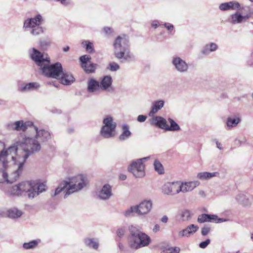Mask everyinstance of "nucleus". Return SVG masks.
Returning a JSON list of instances; mask_svg holds the SVG:
<instances>
[{
	"mask_svg": "<svg viewBox=\"0 0 253 253\" xmlns=\"http://www.w3.org/2000/svg\"><path fill=\"white\" fill-rule=\"evenodd\" d=\"M16 145L9 147L6 150L1 151L2 155L10 153L11 155V162L13 165H20L23 168L28 158L32 154L40 151L41 146L40 142L35 139L25 136L17 141Z\"/></svg>",
	"mask_w": 253,
	"mask_h": 253,
	"instance_id": "obj_1",
	"label": "nucleus"
},
{
	"mask_svg": "<svg viewBox=\"0 0 253 253\" xmlns=\"http://www.w3.org/2000/svg\"><path fill=\"white\" fill-rule=\"evenodd\" d=\"M115 56L122 62H130L135 59L134 56L129 50V41L124 35L119 36L114 43Z\"/></svg>",
	"mask_w": 253,
	"mask_h": 253,
	"instance_id": "obj_2",
	"label": "nucleus"
},
{
	"mask_svg": "<svg viewBox=\"0 0 253 253\" xmlns=\"http://www.w3.org/2000/svg\"><path fill=\"white\" fill-rule=\"evenodd\" d=\"M89 180L84 174L69 176L62 180L55 190H82L89 186Z\"/></svg>",
	"mask_w": 253,
	"mask_h": 253,
	"instance_id": "obj_3",
	"label": "nucleus"
},
{
	"mask_svg": "<svg viewBox=\"0 0 253 253\" xmlns=\"http://www.w3.org/2000/svg\"><path fill=\"white\" fill-rule=\"evenodd\" d=\"M140 230V227L137 225H131L129 227L130 235L128 245L132 249L137 250L147 247L151 242L150 237Z\"/></svg>",
	"mask_w": 253,
	"mask_h": 253,
	"instance_id": "obj_4",
	"label": "nucleus"
},
{
	"mask_svg": "<svg viewBox=\"0 0 253 253\" xmlns=\"http://www.w3.org/2000/svg\"><path fill=\"white\" fill-rule=\"evenodd\" d=\"M42 21V17L41 14L28 18L24 21L23 29L25 32L29 31L33 36H39L43 32V28L41 26Z\"/></svg>",
	"mask_w": 253,
	"mask_h": 253,
	"instance_id": "obj_5",
	"label": "nucleus"
},
{
	"mask_svg": "<svg viewBox=\"0 0 253 253\" xmlns=\"http://www.w3.org/2000/svg\"><path fill=\"white\" fill-rule=\"evenodd\" d=\"M240 10L229 16L228 21L230 23L233 25L240 24L247 21L251 17V9L249 6H242Z\"/></svg>",
	"mask_w": 253,
	"mask_h": 253,
	"instance_id": "obj_6",
	"label": "nucleus"
},
{
	"mask_svg": "<svg viewBox=\"0 0 253 253\" xmlns=\"http://www.w3.org/2000/svg\"><path fill=\"white\" fill-rule=\"evenodd\" d=\"M28 54L30 58L35 62L40 70L44 66L50 64L49 57L35 47L29 49Z\"/></svg>",
	"mask_w": 253,
	"mask_h": 253,
	"instance_id": "obj_7",
	"label": "nucleus"
},
{
	"mask_svg": "<svg viewBox=\"0 0 253 253\" xmlns=\"http://www.w3.org/2000/svg\"><path fill=\"white\" fill-rule=\"evenodd\" d=\"M16 190H46V180L40 179L22 181L16 185Z\"/></svg>",
	"mask_w": 253,
	"mask_h": 253,
	"instance_id": "obj_8",
	"label": "nucleus"
},
{
	"mask_svg": "<svg viewBox=\"0 0 253 253\" xmlns=\"http://www.w3.org/2000/svg\"><path fill=\"white\" fill-rule=\"evenodd\" d=\"M117 123L110 116L105 117L100 130L101 135L105 138H110L114 136Z\"/></svg>",
	"mask_w": 253,
	"mask_h": 253,
	"instance_id": "obj_9",
	"label": "nucleus"
},
{
	"mask_svg": "<svg viewBox=\"0 0 253 253\" xmlns=\"http://www.w3.org/2000/svg\"><path fill=\"white\" fill-rule=\"evenodd\" d=\"M47 64L41 70L42 74L45 76L54 79H59L63 73L62 64L59 62L49 65Z\"/></svg>",
	"mask_w": 253,
	"mask_h": 253,
	"instance_id": "obj_10",
	"label": "nucleus"
},
{
	"mask_svg": "<svg viewBox=\"0 0 253 253\" xmlns=\"http://www.w3.org/2000/svg\"><path fill=\"white\" fill-rule=\"evenodd\" d=\"M14 166L16 167V169L9 176L5 171V169L0 170V183L6 182L7 183H12L18 179L23 172V168L20 165Z\"/></svg>",
	"mask_w": 253,
	"mask_h": 253,
	"instance_id": "obj_11",
	"label": "nucleus"
},
{
	"mask_svg": "<svg viewBox=\"0 0 253 253\" xmlns=\"http://www.w3.org/2000/svg\"><path fill=\"white\" fill-rule=\"evenodd\" d=\"M145 166L141 160L134 161L128 166V170L131 172L136 177H142L145 176Z\"/></svg>",
	"mask_w": 253,
	"mask_h": 253,
	"instance_id": "obj_12",
	"label": "nucleus"
},
{
	"mask_svg": "<svg viewBox=\"0 0 253 253\" xmlns=\"http://www.w3.org/2000/svg\"><path fill=\"white\" fill-rule=\"evenodd\" d=\"M30 132H32L33 134H36L35 138L39 142H46L51 138V135L48 131L44 129H39L38 127L35 126L34 124Z\"/></svg>",
	"mask_w": 253,
	"mask_h": 253,
	"instance_id": "obj_13",
	"label": "nucleus"
},
{
	"mask_svg": "<svg viewBox=\"0 0 253 253\" xmlns=\"http://www.w3.org/2000/svg\"><path fill=\"white\" fill-rule=\"evenodd\" d=\"M33 123L31 121L24 122L23 121H18L14 123H10L7 124V127L9 129L16 130L17 131H25L28 130L29 132L33 126Z\"/></svg>",
	"mask_w": 253,
	"mask_h": 253,
	"instance_id": "obj_14",
	"label": "nucleus"
},
{
	"mask_svg": "<svg viewBox=\"0 0 253 253\" xmlns=\"http://www.w3.org/2000/svg\"><path fill=\"white\" fill-rule=\"evenodd\" d=\"M171 63L176 71L180 73H186L188 71L189 66L185 60L179 56H173Z\"/></svg>",
	"mask_w": 253,
	"mask_h": 253,
	"instance_id": "obj_15",
	"label": "nucleus"
},
{
	"mask_svg": "<svg viewBox=\"0 0 253 253\" xmlns=\"http://www.w3.org/2000/svg\"><path fill=\"white\" fill-rule=\"evenodd\" d=\"M43 191H7V194L12 196H27L29 199L37 197Z\"/></svg>",
	"mask_w": 253,
	"mask_h": 253,
	"instance_id": "obj_16",
	"label": "nucleus"
},
{
	"mask_svg": "<svg viewBox=\"0 0 253 253\" xmlns=\"http://www.w3.org/2000/svg\"><path fill=\"white\" fill-rule=\"evenodd\" d=\"M40 87L38 82H31L24 84L19 82L17 85L18 90L22 92H27L37 90Z\"/></svg>",
	"mask_w": 253,
	"mask_h": 253,
	"instance_id": "obj_17",
	"label": "nucleus"
},
{
	"mask_svg": "<svg viewBox=\"0 0 253 253\" xmlns=\"http://www.w3.org/2000/svg\"><path fill=\"white\" fill-rule=\"evenodd\" d=\"M137 210V215L142 216L150 212L152 208V202L151 200H144L139 205H136Z\"/></svg>",
	"mask_w": 253,
	"mask_h": 253,
	"instance_id": "obj_18",
	"label": "nucleus"
},
{
	"mask_svg": "<svg viewBox=\"0 0 253 253\" xmlns=\"http://www.w3.org/2000/svg\"><path fill=\"white\" fill-rule=\"evenodd\" d=\"M241 7V4L238 1H230L221 3L219 6V8L222 11L238 10H240Z\"/></svg>",
	"mask_w": 253,
	"mask_h": 253,
	"instance_id": "obj_19",
	"label": "nucleus"
},
{
	"mask_svg": "<svg viewBox=\"0 0 253 253\" xmlns=\"http://www.w3.org/2000/svg\"><path fill=\"white\" fill-rule=\"evenodd\" d=\"M183 181L167 182L162 187L163 190H183Z\"/></svg>",
	"mask_w": 253,
	"mask_h": 253,
	"instance_id": "obj_20",
	"label": "nucleus"
},
{
	"mask_svg": "<svg viewBox=\"0 0 253 253\" xmlns=\"http://www.w3.org/2000/svg\"><path fill=\"white\" fill-rule=\"evenodd\" d=\"M100 89L102 90L111 91L113 90L112 87V79L110 76H105L99 83Z\"/></svg>",
	"mask_w": 253,
	"mask_h": 253,
	"instance_id": "obj_21",
	"label": "nucleus"
},
{
	"mask_svg": "<svg viewBox=\"0 0 253 253\" xmlns=\"http://www.w3.org/2000/svg\"><path fill=\"white\" fill-rule=\"evenodd\" d=\"M241 122V118L239 115L229 116L227 118L226 125L228 129L236 127Z\"/></svg>",
	"mask_w": 253,
	"mask_h": 253,
	"instance_id": "obj_22",
	"label": "nucleus"
},
{
	"mask_svg": "<svg viewBox=\"0 0 253 253\" xmlns=\"http://www.w3.org/2000/svg\"><path fill=\"white\" fill-rule=\"evenodd\" d=\"M152 125L157 126L160 128L166 130L167 127V121L161 116H155L150 120Z\"/></svg>",
	"mask_w": 253,
	"mask_h": 253,
	"instance_id": "obj_23",
	"label": "nucleus"
},
{
	"mask_svg": "<svg viewBox=\"0 0 253 253\" xmlns=\"http://www.w3.org/2000/svg\"><path fill=\"white\" fill-rule=\"evenodd\" d=\"M196 177L201 180H208L213 177H219L220 174L217 171L212 172L203 171L198 173Z\"/></svg>",
	"mask_w": 253,
	"mask_h": 253,
	"instance_id": "obj_24",
	"label": "nucleus"
},
{
	"mask_svg": "<svg viewBox=\"0 0 253 253\" xmlns=\"http://www.w3.org/2000/svg\"><path fill=\"white\" fill-rule=\"evenodd\" d=\"M8 217L12 219L19 218L24 214V212L16 207H13L7 210Z\"/></svg>",
	"mask_w": 253,
	"mask_h": 253,
	"instance_id": "obj_25",
	"label": "nucleus"
},
{
	"mask_svg": "<svg viewBox=\"0 0 253 253\" xmlns=\"http://www.w3.org/2000/svg\"><path fill=\"white\" fill-rule=\"evenodd\" d=\"M41 243V240L40 239L31 240L24 242L22 244V248L25 250H34L38 247Z\"/></svg>",
	"mask_w": 253,
	"mask_h": 253,
	"instance_id": "obj_26",
	"label": "nucleus"
},
{
	"mask_svg": "<svg viewBox=\"0 0 253 253\" xmlns=\"http://www.w3.org/2000/svg\"><path fill=\"white\" fill-rule=\"evenodd\" d=\"M122 133L119 136V139L121 141L127 140L131 135V132L129 130V126L127 124L122 125Z\"/></svg>",
	"mask_w": 253,
	"mask_h": 253,
	"instance_id": "obj_27",
	"label": "nucleus"
},
{
	"mask_svg": "<svg viewBox=\"0 0 253 253\" xmlns=\"http://www.w3.org/2000/svg\"><path fill=\"white\" fill-rule=\"evenodd\" d=\"M164 105V101L159 100L153 102L151 110L148 115L150 117H153L159 110H161Z\"/></svg>",
	"mask_w": 253,
	"mask_h": 253,
	"instance_id": "obj_28",
	"label": "nucleus"
},
{
	"mask_svg": "<svg viewBox=\"0 0 253 253\" xmlns=\"http://www.w3.org/2000/svg\"><path fill=\"white\" fill-rule=\"evenodd\" d=\"M218 48V45L214 42H210L206 44L202 48L201 52L205 55H208L211 52L215 51Z\"/></svg>",
	"mask_w": 253,
	"mask_h": 253,
	"instance_id": "obj_29",
	"label": "nucleus"
},
{
	"mask_svg": "<svg viewBox=\"0 0 253 253\" xmlns=\"http://www.w3.org/2000/svg\"><path fill=\"white\" fill-rule=\"evenodd\" d=\"M61 75L60 82L64 85H70L75 81L74 77L70 73L63 72Z\"/></svg>",
	"mask_w": 253,
	"mask_h": 253,
	"instance_id": "obj_30",
	"label": "nucleus"
},
{
	"mask_svg": "<svg viewBox=\"0 0 253 253\" xmlns=\"http://www.w3.org/2000/svg\"><path fill=\"white\" fill-rule=\"evenodd\" d=\"M100 88L99 82L94 79H90L87 82V90L89 92H94Z\"/></svg>",
	"mask_w": 253,
	"mask_h": 253,
	"instance_id": "obj_31",
	"label": "nucleus"
},
{
	"mask_svg": "<svg viewBox=\"0 0 253 253\" xmlns=\"http://www.w3.org/2000/svg\"><path fill=\"white\" fill-rule=\"evenodd\" d=\"M190 217V213L188 210H182L179 211L176 218L179 221H185L188 220Z\"/></svg>",
	"mask_w": 253,
	"mask_h": 253,
	"instance_id": "obj_32",
	"label": "nucleus"
},
{
	"mask_svg": "<svg viewBox=\"0 0 253 253\" xmlns=\"http://www.w3.org/2000/svg\"><path fill=\"white\" fill-rule=\"evenodd\" d=\"M216 218L215 214H202L198 216L197 221L199 223H204L207 222H212V219Z\"/></svg>",
	"mask_w": 253,
	"mask_h": 253,
	"instance_id": "obj_33",
	"label": "nucleus"
},
{
	"mask_svg": "<svg viewBox=\"0 0 253 253\" xmlns=\"http://www.w3.org/2000/svg\"><path fill=\"white\" fill-rule=\"evenodd\" d=\"M85 244L89 248L97 249L99 247V241L97 238H87L84 239Z\"/></svg>",
	"mask_w": 253,
	"mask_h": 253,
	"instance_id": "obj_34",
	"label": "nucleus"
},
{
	"mask_svg": "<svg viewBox=\"0 0 253 253\" xmlns=\"http://www.w3.org/2000/svg\"><path fill=\"white\" fill-rule=\"evenodd\" d=\"M183 190H193L199 186L200 182L197 180L192 181L183 182Z\"/></svg>",
	"mask_w": 253,
	"mask_h": 253,
	"instance_id": "obj_35",
	"label": "nucleus"
},
{
	"mask_svg": "<svg viewBox=\"0 0 253 253\" xmlns=\"http://www.w3.org/2000/svg\"><path fill=\"white\" fill-rule=\"evenodd\" d=\"M236 199L237 201L244 207H248L251 205V203L248 198H247L246 195L243 194H238Z\"/></svg>",
	"mask_w": 253,
	"mask_h": 253,
	"instance_id": "obj_36",
	"label": "nucleus"
},
{
	"mask_svg": "<svg viewBox=\"0 0 253 253\" xmlns=\"http://www.w3.org/2000/svg\"><path fill=\"white\" fill-rule=\"evenodd\" d=\"M95 195L100 199L106 200L112 195L111 191H96Z\"/></svg>",
	"mask_w": 253,
	"mask_h": 253,
	"instance_id": "obj_37",
	"label": "nucleus"
},
{
	"mask_svg": "<svg viewBox=\"0 0 253 253\" xmlns=\"http://www.w3.org/2000/svg\"><path fill=\"white\" fill-rule=\"evenodd\" d=\"M168 121L170 124V126L167 125L166 131H178L180 130L179 126L172 119L169 118Z\"/></svg>",
	"mask_w": 253,
	"mask_h": 253,
	"instance_id": "obj_38",
	"label": "nucleus"
},
{
	"mask_svg": "<svg viewBox=\"0 0 253 253\" xmlns=\"http://www.w3.org/2000/svg\"><path fill=\"white\" fill-rule=\"evenodd\" d=\"M5 157H7L8 159L10 158L11 159V155L8 153L6 155H2L1 152L0 153V170L2 169H6L7 166V162L5 161Z\"/></svg>",
	"mask_w": 253,
	"mask_h": 253,
	"instance_id": "obj_39",
	"label": "nucleus"
},
{
	"mask_svg": "<svg viewBox=\"0 0 253 253\" xmlns=\"http://www.w3.org/2000/svg\"><path fill=\"white\" fill-rule=\"evenodd\" d=\"M81 44L84 47H85V50L87 52L91 53L94 52L93 43L90 41H84L82 42Z\"/></svg>",
	"mask_w": 253,
	"mask_h": 253,
	"instance_id": "obj_40",
	"label": "nucleus"
},
{
	"mask_svg": "<svg viewBox=\"0 0 253 253\" xmlns=\"http://www.w3.org/2000/svg\"><path fill=\"white\" fill-rule=\"evenodd\" d=\"M153 165L155 170L159 174H163L165 173L164 167L159 160H155Z\"/></svg>",
	"mask_w": 253,
	"mask_h": 253,
	"instance_id": "obj_41",
	"label": "nucleus"
},
{
	"mask_svg": "<svg viewBox=\"0 0 253 253\" xmlns=\"http://www.w3.org/2000/svg\"><path fill=\"white\" fill-rule=\"evenodd\" d=\"M123 214L126 217H129L133 214H136L137 215V210L136 205L131 206L124 211Z\"/></svg>",
	"mask_w": 253,
	"mask_h": 253,
	"instance_id": "obj_42",
	"label": "nucleus"
},
{
	"mask_svg": "<svg viewBox=\"0 0 253 253\" xmlns=\"http://www.w3.org/2000/svg\"><path fill=\"white\" fill-rule=\"evenodd\" d=\"M76 191H54L53 193L51 194V195L53 197L58 196L59 195H63L64 198H67L70 195L72 194L74 192ZM60 197H62V196L60 195Z\"/></svg>",
	"mask_w": 253,
	"mask_h": 253,
	"instance_id": "obj_43",
	"label": "nucleus"
},
{
	"mask_svg": "<svg viewBox=\"0 0 253 253\" xmlns=\"http://www.w3.org/2000/svg\"><path fill=\"white\" fill-rule=\"evenodd\" d=\"M97 64L89 62L88 64L84 65L82 68L87 73H94L95 71Z\"/></svg>",
	"mask_w": 253,
	"mask_h": 253,
	"instance_id": "obj_44",
	"label": "nucleus"
},
{
	"mask_svg": "<svg viewBox=\"0 0 253 253\" xmlns=\"http://www.w3.org/2000/svg\"><path fill=\"white\" fill-rule=\"evenodd\" d=\"M179 251L180 249L178 247L168 246L163 250L161 253H179Z\"/></svg>",
	"mask_w": 253,
	"mask_h": 253,
	"instance_id": "obj_45",
	"label": "nucleus"
},
{
	"mask_svg": "<svg viewBox=\"0 0 253 253\" xmlns=\"http://www.w3.org/2000/svg\"><path fill=\"white\" fill-rule=\"evenodd\" d=\"M91 56L88 55H84L80 57V61L81 63L82 67L84 65L88 64L90 61Z\"/></svg>",
	"mask_w": 253,
	"mask_h": 253,
	"instance_id": "obj_46",
	"label": "nucleus"
},
{
	"mask_svg": "<svg viewBox=\"0 0 253 253\" xmlns=\"http://www.w3.org/2000/svg\"><path fill=\"white\" fill-rule=\"evenodd\" d=\"M108 69L111 71H116L120 69V66L118 63L113 62L109 64Z\"/></svg>",
	"mask_w": 253,
	"mask_h": 253,
	"instance_id": "obj_47",
	"label": "nucleus"
},
{
	"mask_svg": "<svg viewBox=\"0 0 253 253\" xmlns=\"http://www.w3.org/2000/svg\"><path fill=\"white\" fill-rule=\"evenodd\" d=\"M186 228L192 235L198 230L199 227L197 225H195L194 224H191L188 226Z\"/></svg>",
	"mask_w": 253,
	"mask_h": 253,
	"instance_id": "obj_48",
	"label": "nucleus"
},
{
	"mask_svg": "<svg viewBox=\"0 0 253 253\" xmlns=\"http://www.w3.org/2000/svg\"><path fill=\"white\" fill-rule=\"evenodd\" d=\"M162 25L167 29L169 33H171V32L174 30V26L169 23H165Z\"/></svg>",
	"mask_w": 253,
	"mask_h": 253,
	"instance_id": "obj_49",
	"label": "nucleus"
},
{
	"mask_svg": "<svg viewBox=\"0 0 253 253\" xmlns=\"http://www.w3.org/2000/svg\"><path fill=\"white\" fill-rule=\"evenodd\" d=\"M210 231H211L210 227L205 225L202 229V231H201L202 235L203 236H206L207 235H208Z\"/></svg>",
	"mask_w": 253,
	"mask_h": 253,
	"instance_id": "obj_50",
	"label": "nucleus"
},
{
	"mask_svg": "<svg viewBox=\"0 0 253 253\" xmlns=\"http://www.w3.org/2000/svg\"><path fill=\"white\" fill-rule=\"evenodd\" d=\"M191 235V234L186 228L181 230L179 233V236L180 237H189Z\"/></svg>",
	"mask_w": 253,
	"mask_h": 253,
	"instance_id": "obj_51",
	"label": "nucleus"
},
{
	"mask_svg": "<svg viewBox=\"0 0 253 253\" xmlns=\"http://www.w3.org/2000/svg\"><path fill=\"white\" fill-rule=\"evenodd\" d=\"M229 220L226 218H218V216L216 215V218L214 219H212V222H214L216 223H220V222H223L228 221Z\"/></svg>",
	"mask_w": 253,
	"mask_h": 253,
	"instance_id": "obj_52",
	"label": "nucleus"
},
{
	"mask_svg": "<svg viewBox=\"0 0 253 253\" xmlns=\"http://www.w3.org/2000/svg\"><path fill=\"white\" fill-rule=\"evenodd\" d=\"M125 233V228H121L117 230V234L118 237L120 238L122 237Z\"/></svg>",
	"mask_w": 253,
	"mask_h": 253,
	"instance_id": "obj_53",
	"label": "nucleus"
},
{
	"mask_svg": "<svg viewBox=\"0 0 253 253\" xmlns=\"http://www.w3.org/2000/svg\"><path fill=\"white\" fill-rule=\"evenodd\" d=\"M198 195L202 198H210L209 194L206 193L204 191H200Z\"/></svg>",
	"mask_w": 253,
	"mask_h": 253,
	"instance_id": "obj_54",
	"label": "nucleus"
},
{
	"mask_svg": "<svg viewBox=\"0 0 253 253\" xmlns=\"http://www.w3.org/2000/svg\"><path fill=\"white\" fill-rule=\"evenodd\" d=\"M210 239H207L206 241L201 242L199 245V247L201 248L204 249L210 244Z\"/></svg>",
	"mask_w": 253,
	"mask_h": 253,
	"instance_id": "obj_55",
	"label": "nucleus"
},
{
	"mask_svg": "<svg viewBox=\"0 0 253 253\" xmlns=\"http://www.w3.org/2000/svg\"><path fill=\"white\" fill-rule=\"evenodd\" d=\"M180 191H165L164 194L167 195H174L179 193Z\"/></svg>",
	"mask_w": 253,
	"mask_h": 253,
	"instance_id": "obj_56",
	"label": "nucleus"
},
{
	"mask_svg": "<svg viewBox=\"0 0 253 253\" xmlns=\"http://www.w3.org/2000/svg\"><path fill=\"white\" fill-rule=\"evenodd\" d=\"M147 119L146 116L140 115L137 117V120L139 122H144Z\"/></svg>",
	"mask_w": 253,
	"mask_h": 253,
	"instance_id": "obj_57",
	"label": "nucleus"
},
{
	"mask_svg": "<svg viewBox=\"0 0 253 253\" xmlns=\"http://www.w3.org/2000/svg\"><path fill=\"white\" fill-rule=\"evenodd\" d=\"M151 26L152 27L154 28L155 29H156L160 25L159 22L157 20H153L151 22Z\"/></svg>",
	"mask_w": 253,
	"mask_h": 253,
	"instance_id": "obj_58",
	"label": "nucleus"
},
{
	"mask_svg": "<svg viewBox=\"0 0 253 253\" xmlns=\"http://www.w3.org/2000/svg\"><path fill=\"white\" fill-rule=\"evenodd\" d=\"M0 217H8L7 210H0Z\"/></svg>",
	"mask_w": 253,
	"mask_h": 253,
	"instance_id": "obj_59",
	"label": "nucleus"
},
{
	"mask_svg": "<svg viewBox=\"0 0 253 253\" xmlns=\"http://www.w3.org/2000/svg\"><path fill=\"white\" fill-rule=\"evenodd\" d=\"M103 31L107 35H109L113 32L112 29L107 27L104 28Z\"/></svg>",
	"mask_w": 253,
	"mask_h": 253,
	"instance_id": "obj_60",
	"label": "nucleus"
},
{
	"mask_svg": "<svg viewBox=\"0 0 253 253\" xmlns=\"http://www.w3.org/2000/svg\"><path fill=\"white\" fill-rule=\"evenodd\" d=\"M60 1L64 5L67 6L70 4V0H56Z\"/></svg>",
	"mask_w": 253,
	"mask_h": 253,
	"instance_id": "obj_61",
	"label": "nucleus"
},
{
	"mask_svg": "<svg viewBox=\"0 0 253 253\" xmlns=\"http://www.w3.org/2000/svg\"><path fill=\"white\" fill-rule=\"evenodd\" d=\"M161 227L159 224H155L153 228V232L154 233H157L160 230Z\"/></svg>",
	"mask_w": 253,
	"mask_h": 253,
	"instance_id": "obj_62",
	"label": "nucleus"
},
{
	"mask_svg": "<svg viewBox=\"0 0 253 253\" xmlns=\"http://www.w3.org/2000/svg\"><path fill=\"white\" fill-rule=\"evenodd\" d=\"M234 144L237 146H240L242 144V141L240 139L236 138L234 140Z\"/></svg>",
	"mask_w": 253,
	"mask_h": 253,
	"instance_id": "obj_63",
	"label": "nucleus"
},
{
	"mask_svg": "<svg viewBox=\"0 0 253 253\" xmlns=\"http://www.w3.org/2000/svg\"><path fill=\"white\" fill-rule=\"evenodd\" d=\"M51 112L53 114H61V111L60 110L57 109H53L51 110Z\"/></svg>",
	"mask_w": 253,
	"mask_h": 253,
	"instance_id": "obj_64",
	"label": "nucleus"
}]
</instances>
